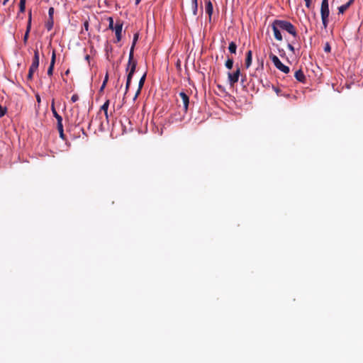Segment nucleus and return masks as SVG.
<instances>
[{
    "instance_id": "2eb2a0df",
    "label": "nucleus",
    "mask_w": 363,
    "mask_h": 363,
    "mask_svg": "<svg viewBox=\"0 0 363 363\" xmlns=\"http://www.w3.org/2000/svg\"><path fill=\"white\" fill-rule=\"evenodd\" d=\"M252 50H248L246 53V58H245V65L247 69L250 67V65L252 64Z\"/></svg>"
},
{
    "instance_id": "20e7f679",
    "label": "nucleus",
    "mask_w": 363,
    "mask_h": 363,
    "mask_svg": "<svg viewBox=\"0 0 363 363\" xmlns=\"http://www.w3.org/2000/svg\"><path fill=\"white\" fill-rule=\"evenodd\" d=\"M179 96L180 99L178 98L177 99V102L179 104V106H180V101L182 103L183 108L185 113L187 112L189 104V96L184 91H181L179 94Z\"/></svg>"
},
{
    "instance_id": "412c9836",
    "label": "nucleus",
    "mask_w": 363,
    "mask_h": 363,
    "mask_svg": "<svg viewBox=\"0 0 363 363\" xmlns=\"http://www.w3.org/2000/svg\"><path fill=\"white\" fill-rule=\"evenodd\" d=\"M37 70L38 69L30 67L29 70H28V76H27V79L30 80V81L32 80L33 79V73L35 72H36Z\"/></svg>"
},
{
    "instance_id": "ddd939ff",
    "label": "nucleus",
    "mask_w": 363,
    "mask_h": 363,
    "mask_svg": "<svg viewBox=\"0 0 363 363\" xmlns=\"http://www.w3.org/2000/svg\"><path fill=\"white\" fill-rule=\"evenodd\" d=\"M294 77H295L297 81H298L299 82L305 83L306 81V76H305L303 72L302 71V69L297 70L294 74Z\"/></svg>"
},
{
    "instance_id": "c03bdc74",
    "label": "nucleus",
    "mask_w": 363,
    "mask_h": 363,
    "mask_svg": "<svg viewBox=\"0 0 363 363\" xmlns=\"http://www.w3.org/2000/svg\"><path fill=\"white\" fill-rule=\"evenodd\" d=\"M135 1L136 5H138L141 1V0H135Z\"/></svg>"
},
{
    "instance_id": "4c0bfd02",
    "label": "nucleus",
    "mask_w": 363,
    "mask_h": 363,
    "mask_svg": "<svg viewBox=\"0 0 363 363\" xmlns=\"http://www.w3.org/2000/svg\"><path fill=\"white\" fill-rule=\"evenodd\" d=\"M59 133H60V137L62 139H64L65 138V135H64V130H59Z\"/></svg>"
},
{
    "instance_id": "393cba45",
    "label": "nucleus",
    "mask_w": 363,
    "mask_h": 363,
    "mask_svg": "<svg viewBox=\"0 0 363 363\" xmlns=\"http://www.w3.org/2000/svg\"><path fill=\"white\" fill-rule=\"evenodd\" d=\"M108 28L110 30H113V28H115V26L113 25V18L110 16L108 18Z\"/></svg>"
},
{
    "instance_id": "49530a36",
    "label": "nucleus",
    "mask_w": 363,
    "mask_h": 363,
    "mask_svg": "<svg viewBox=\"0 0 363 363\" xmlns=\"http://www.w3.org/2000/svg\"><path fill=\"white\" fill-rule=\"evenodd\" d=\"M84 26H85L86 28H87V27H88V23H87V22H86V23H84Z\"/></svg>"
},
{
    "instance_id": "6e6552de",
    "label": "nucleus",
    "mask_w": 363,
    "mask_h": 363,
    "mask_svg": "<svg viewBox=\"0 0 363 363\" xmlns=\"http://www.w3.org/2000/svg\"><path fill=\"white\" fill-rule=\"evenodd\" d=\"M321 16L329 17L330 11L328 6V0H323L320 8Z\"/></svg>"
},
{
    "instance_id": "7c9ffc66",
    "label": "nucleus",
    "mask_w": 363,
    "mask_h": 363,
    "mask_svg": "<svg viewBox=\"0 0 363 363\" xmlns=\"http://www.w3.org/2000/svg\"><path fill=\"white\" fill-rule=\"evenodd\" d=\"M53 14H54V8L50 7L48 10L49 18H53Z\"/></svg>"
},
{
    "instance_id": "2f4dec72",
    "label": "nucleus",
    "mask_w": 363,
    "mask_h": 363,
    "mask_svg": "<svg viewBox=\"0 0 363 363\" xmlns=\"http://www.w3.org/2000/svg\"><path fill=\"white\" fill-rule=\"evenodd\" d=\"M29 33H30L26 32V33H25V35H24V36H23V43H24L25 45H26V44H27L28 39V36H29Z\"/></svg>"
},
{
    "instance_id": "58836bf2",
    "label": "nucleus",
    "mask_w": 363,
    "mask_h": 363,
    "mask_svg": "<svg viewBox=\"0 0 363 363\" xmlns=\"http://www.w3.org/2000/svg\"><path fill=\"white\" fill-rule=\"evenodd\" d=\"M106 84H105L104 83H102V85L101 86L100 89H99V92L101 93L104 91L105 87H106Z\"/></svg>"
},
{
    "instance_id": "6ab92c4d",
    "label": "nucleus",
    "mask_w": 363,
    "mask_h": 363,
    "mask_svg": "<svg viewBox=\"0 0 363 363\" xmlns=\"http://www.w3.org/2000/svg\"><path fill=\"white\" fill-rule=\"evenodd\" d=\"M54 20L53 18H49L48 21L45 23V27L48 30H51L53 28Z\"/></svg>"
},
{
    "instance_id": "9d476101",
    "label": "nucleus",
    "mask_w": 363,
    "mask_h": 363,
    "mask_svg": "<svg viewBox=\"0 0 363 363\" xmlns=\"http://www.w3.org/2000/svg\"><path fill=\"white\" fill-rule=\"evenodd\" d=\"M33 52H34L33 57L32 64L30 65V67L38 69V68L39 67V62H40L39 51L36 48L34 50Z\"/></svg>"
},
{
    "instance_id": "c756f323",
    "label": "nucleus",
    "mask_w": 363,
    "mask_h": 363,
    "mask_svg": "<svg viewBox=\"0 0 363 363\" xmlns=\"http://www.w3.org/2000/svg\"><path fill=\"white\" fill-rule=\"evenodd\" d=\"M324 51L326 52H330L331 51V47L329 43H326L324 46Z\"/></svg>"
},
{
    "instance_id": "aec40b11",
    "label": "nucleus",
    "mask_w": 363,
    "mask_h": 363,
    "mask_svg": "<svg viewBox=\"0 0 363 363\" xmlns=\"http://www.w3.org/2000/svg\"><path fill=\"white\" fill-rule=\"evenodd\" d=\"M31 20H32V18H31V11H30L29 13H28V23H27L26 32L30 33V29H31Z\"/></svg>"
},
{
    "instance_id": "a19ab883",
    "label": "nucleus",
    "mask_w": 363,
    "mask_h": 363,
    "mask_svg": "<svg viewBox=\"0 0 363 363\" xmlns=\"http://www.w3.org/2000/svg\"><path fill=\"white\" fill-rule=\"evenodd\" d=\"M273 89L275 91V92L279 95L280 92V89L277 87L273 86Z\"/></svg>"
},
{
    "instance_id": "f8f14e48",
    "label": "nucleus",
    "mask_w": 363,
    "mask_h": 363,
    "mask_svg": "<svg viewBox=\"0 0 363 363\" xmlns=\"http://www.w3.org/2000/svg\"><path fill=\"white\" fill-rule=\"evenodd\" d=\"M145 79H146V73H145L142 76V77L140 78V79L139 81L138 89L135 94L134 98H133L134 100H135L138 98V96H139V94H140L141 89L145 84Z\"/></svg>"
},
{
    "instance_id": "4be33fe9",
    "label": "nucleus",
    "mask_w": 363,
    "mask_h": 363,
    "mask_svg": "<svg viewBox=\"0 0 363 363\" xmlns=\"http://www.w3.org/2000/svg\"><path fill=\"white\" fill-rule=\"evenodd\" d=\"M110 101L107 99L104 104L101 107V111H103L104 113H106V111H108V108L109 106Z\"/></svg>"
},
{
    "instance_id": "37998d69",
    "label": "nucleus",
    "mask_w": 363,
    "mask_h": 363,
    "mask_svg": "<svg viewBox=\"0 0 363 363\" xmlns=\"http://www.w3.org/2000/svg\"><path fill=\"white\" fill-rule=\"evenodd\" d=\"M36 99H37L38 102H40V98L39 95L36 96Z\"/></svg>"
},
{
    "instance_id": "3c124183",
    "label": "nucleus",
    "mask_w": 363,
    "mask_h": 363,
    "mask_svg": "<svg viewBox=\"0 0 363 363\" xmlns=\"http://www.w3.org/2000/svg\"><path fill=\"white\" fill-rule=\"evenodd\" d=\"M20 1L26 2V0H20Z\"/></svg>"
},
{
    "instance_id": "473e14b6",
    "label": "nucleus",
    "mask_w": 363,
    "mask_h": 363,
    "mask_svg": "<svg viewBox=\"0 0 363 363\" xmlns=\"http://www.w3.org/2000/svg\"><path fill=\"white\" fill-rule=\"evenodd\" d=\"M79 99V96L75 94H73L71 97V101L74 103V102H76L77 100Z\"/></svg>"
},
{
    "instance_id": "7ed1b4c3",
    "label": "nucleus",
    "mask_w": 363,
    "mask_h": 363,
    "mask_svg": "<svg viewBox=\"0 0 363 363\" xmlns=\"http://www.w3.org/2000/svg\"><path fill=\"white\" fill-rule=\"evenodd\" d=\"M269 58L274 63V65L279 70L281 71L282 72L287 74L289 72L290 69L288 66L284 65L279 59V57L274 55L273 53L269 54Z\"/></svg>"
},
{
    "instance_id": "39448f33",
    "label": "nucleus",
    "mask_w": 363,
    "mask_h": 363,
    "mask_svg": "<svg viewBox=\"0 0 363 363\" xmlns=\"http://www.w3.org/2000/svg\"><path fill=\"white\" fill-rule=\"evenodd\" d=\"M240 74V69L239 67L237 68V69L235 72L228 73V79L230 86H234V84L238 82Z\"/></svg>"
},
{
    "instance_id": "c9c22d12",
    "label": "nucleus",
    "mask_w": 363,
    "mask_h": 363,
    "mask_svg": "<svg viewBox=\"0 0 363 363\" xmlns=\"http://www.w3.org/2000/svg\"><path fill=\"white\" fill-rule=\"evenodd\" d=\"M305 2H306V6L307 8H310L311 7V0H304Z\"/></svg>"
},
{
    "instance_id": "79ce46f5",
    "label": "nucleus",
    "mask_w": 363,
    "mask_h": 363,
    "mask_svg": "<svg viewBox=\"0 0 363 363\" xmlns=\"http://www.w3.org/2000/svg\"><path fill=\"white\" fill-rule=\"evenodd\" d=\"M104 115H105V117H106V120L108 121V111H106V113H104Z\"/></svg>"
},
{
    "instance_id": "a211bd4d",
    "label": "nucleus",
    "mask_w": 363,
    "mask_h": 363,
    "mask_svg": "<svg viewBox=\"0 0 363 363\" xmlns=\"http://www.w3.org/2000/svg\"><path fill=\"white\" fill-rule=\"evenodd\" d=\"M192 12L194 16L197 15L198 11V0H191Z\"/></svg>"
},
{
    "instance_id": "4468645a",
    "label": "nucleus",
    "mask_w": 363,
    "mask_h": 363,
    "mask_svg": "<svg viewBox=\"0 0 363 363\" xmlns=\"http://www.w3.org/2000/svg\"><path fill=\"white\" fill-rule=\"evenodd\" d=\"M213 4L210 0L206 1V12L208 15L209 21L211 19V16L213 14Z\"/></svg>"
},
{
    "instance_id": "bb28decb",
    "label": "nucleus",
    "mask_w": 363,
    "mask_h": 363,
    "mask_svg": "<svg viewBox=\"0 0 363 363\" xmlns=\"http://www.w3.org/2000/svg\"><path fill=\"white\" fill-rule=\"evenodd\" d=\"M323 25L325 28H327L328 23V17L321 16Z\"/></svg>"
},
{
    "instance_id": "c85d7f7f",
    "label": "nucleus",
    "mask_w": 363,
    "mask_h": 363,
    "mask_svg": "<svg viewBox=\"0 0 363 363\" xmlns=\"http://www.w3.org/2000/svg\"><path fill=\"white\" fill-rule=\"evenodd\" d=\"M6 113V108L0 106V118L3 117Z\"/></svg>"
},
{
    "instance_id": "1a4fd4ad",
    "label": "nucleus",
    "mask_w": 363,
    "mask_h": 363,
    "mask_svg": "<svg viewBox=\"0 0 363 363\" xmlns=\"http://www.w3.org/2000/svg\"><path fill=\"white\" fill-rule=\"evenodd\" d=\"M122 28H123V23L121 22L120 21H117L116 24L115 26V28H113V30H115V33H116V37L117 42H119L121 40Z\"/></svg>"
},
{
    "instance_id": "09e8293b",
    "label": "nucleus",
    "mask_w": 363,
    "mask_h": 363,
    "mask_svg": "<svg viewBox=\"0 0 363 363\" xmlns=\"http://www.w3.org/2000/svg\"><path fill=\"white\" fill-rule=\"evenodd\" d=\"M8 1H9V0H4V2H3L4 5H5V4H6V3Z\"/></svg>"
},
{
    "instance_id": "b1692460",
    "label": "nucleus",
    "mask_w": 363,
    "mask_h": 363,
    "mask_svg": "<svg viewBox=\"0 0 363 363\" xmlns=\"http://www.w3.org/2000/svg\"><path fill=\"white\" fill-rule=\"evenodd\" d=\"M348 8L349 6L346 4L340 6V7H338L339 13H344L345 11L348 9Z\"/></svg>"
},
{
    "instance_id": "603ef678",
    "label": "nucleus",
    "mask_w": 363,
    "mask_h": 363,
    "mask_svg": "<svg viewBox=\"0 0 363 363\" xmlns=\"http://www.w3.org/2000/svg\"><path fill=\"white\" fill-rule=\"evenodd\" d=\"M82 131L83 132L84 134H85L84 130L83 128L82 129Z\"/></svg>"
},
{
    "instance_id": "5701e85b",
    "label": "nucleus",
    "mask_w": 363,
    "mask_h": 363,
    "mask_svg": "<svg viewBox=\"0 0 363 363\" xmlns=\"http://www.w3.org/2000/svg\"><path fill=\"white\" fill-rule=\"evenodd\" d=\"M225 65L228 69H231L233 66V60L232 58H228L226 60Z\"/></svg>"
},
{
    "instance_id": "a18cd8bd",
    "label": "nucleus",
    "mask_w": 363,
    "mask_h": 363,
    "mask_svg": "<svg viewBox=\"0 0 363 363\" xmlns=\"http://www.w3.org/2000/svg\"><path fill=\"white\" fill-rule=\"evenodd\" d=\"M104 3H105V4H106V6H109V4H108V1H107V0H106V1H104Z\"/></svg>"
},
{
    "instance_id": "a878e982",
    "label": "nucleus",
    "mask_w": 363,
    "mask_h": 363,
    "mask_svg": "<svg viewBox=\"0 0 363 363\" xmlns=\"http://www.w3.org/2000/svg\"><path fill=\"white\" fill-rule=\"evenodd\" d=\"M26 10V2H19V11L23 13Z\"/></svg>"
},
{
    "instance_id": "423d86ee",
    "label": "nucleus",
    "mask_w": 363,
    "mask_h": 363,
    "mask_svg": "<svg viewBox=\"0 0 363 363\" xmlns=\"http://www.w3.org/2000/svg\"><path fill=\"white\" fill-rule=\"evenodd\" d=\"M138 33H135L133 36V43H132V45H131V48L130 50V52H129L128 62H129V64L133 63V62H137V61L135 60H134V48L138 41Z\"/></svg>"
},
{
    "instance_id": "cd10ccee",
    "label": "nucleus",
    "mask_w": 363,
    "mask_h": 363,
    "mask_svg": "<svg viewBox=\"0 0 363 363\" xmlns=\"http://www.w3.org/2000/svg\"><path fill=\"white\" fill-rule=\"evenodd\" d=\"M57 128L58 130L63 129L62 119L57 121Z\"/></svg>"
},
{
    "instance_id": "9b49d317",
    "label": "nucleus",
    "mask_w": 363,
    "mask_h": 363,
    "mask_svg": "<svg viewBox=\"0 0 363 363\" xmlns=\"http://www.w3.org/2000/svg\"><path fill=\"white\" fill-rule=\"evenodd\" d=\"M55 60H56V52H55V50H53L52 52L50 64V66H49L48 69V74L49 76H52V74H53Z\"/></svg>"
},
{
    "instance_id": "f03ea898",
    "label": "nucleus",
    "mask_w": 363,
    "mask_h": 363,
    "mask_svg": "<svg viewBox=\"0 0 363 363\" xmlns=\"http://www.w3.org/2000/svg\"><path fill=\"white\" fill-rule=\"evenodd\" d=\"M136 66H137V62H133V63H130V64H129V62H128L127 67H126V72H128V75H127V80H126V84H125V94H126V93L128 92V91L129 89L131 79H132L133 76L135 72Z\"/></svg>"
},
{
    "instance_id": "0eeeda50",
    "label": "nucleus",
    "mask_w": 363,
    "mask_h": 363,
    "mask_svg": "<svg viewBox=\"0 0 363 363\" xmlns=\"http://www.w3.org/2000/svg\"><path fill=\"white\" fill-rule=\"evenodd\" d=\"M272 30H273V32H274V38L278 40V41H281L283 38H282V35H281V28H279V25L277 22V20H274L273 21V23H272Z\"/></svg>"
},
{
    "instance_id": "ea45409f",
    "label": "nucleus",
    "mask_w": 363,
    "mask_h": 363,
    "mask_svg": "<svg viewBox=\"0 0 363 363\" xmlns=\"http://www.w3.org/2000/svg\"><path fill=\"white\" fill-rule=\"evenodd\" d=\"M354 0H349L346 4L350 7L353 3Z\"/></svg>"
},
{
    "instance_id": "f704fd0d",
    "label": "nucleus",
    "mask_w": 363,
    "mask_h": 363,
    "mask_svg": "<svg viewBox=\"0 0 363 363\" xmlns=\"http://www.w3.org/2000/svg\"><path fill=\"white\" fill-rule=\"evenodd\" d=\"M108 81V72H106L103 83L106 84Z\"/></svg>"
},
{
    "instance_id": "dca6fc26",
    "label": "nucleus",
    "mask_w": 363,
    "mask_h": 363,
    "mask_svg": "<svg viewBox=\"0 0 363 363\" xmlns=\"http://www.w3.org/2000/svg\"><path fill=\"white\" fill-rule=\"evenodd\" d=\"M51 111L53 114V116L57 119V121L60 119H62V116L58 114L55 107V100L53 99L51 104Z\"/></svg>"
},
{
    "instance_id": "f257e3e1",
    "label": "nucleus",
    "mask_w": 363,
    "mask_h": 363,
    "mask_svg": "<svg viewBox=\"0 0 363 363\" xmlns=\"http://www.w3.org/2000/svg\"><path fill=\"white\" fill-rule=\"evenodd\" d=\"M277 22L279 25V28H280L281 30L286 31L294 37L297 36L296 28L291 23L284 20H277Z\"/></svg>"
},
{
    "instance_id": "f3484780",
    "label": "nucleus",
    "mask_w": 363,
    "mask_h": 363,
    "mask_svg": "<svg viewBox=\"0 0 363 363\" xmlns=\"http://www.w3.org/2000/svg\"><path fill=\"white\" fill-rule=\"evenodd\" d=\"M228 50L230 53L235 54L237 50V45L235 42L232 41L230 43Z\"/></svg>"
},
{
    "instance_id": "8fccbe9b",
    "label": "nucleus",
    "mask_w": 363,
    "mask_h": 363,
    "mask_svg": "<svg viewBox=\"0 0 363 363\" xmlns=\"http://www.w3.org/2000/svg\"><path fill=\"white\" fill-rule=\"evenodd\" d=\"M86 59L88 60L89 59V55H87L86 56Z\"/></svg>"
},
{
    "instance_id": "72a5a7b5",
    "label": "nucleus",
    "mask_w": 363,
    "mask_h": 363,
    "mask_svg": "<svg viewBox=\"0 0 363 363\" xmlns=\"http://www.w3.org/2000/svg\"><path fill=\"white\" fill-rule=\"evenodd\" d=\"M287 48H288V49H289L290 51H291L293 53H294V50H294V46H293L291 44L289 43V44L287 45Z\"/></svg>"
},
{
    "instance_id": "e433bc0d",
    "label": "nucleus",
    "mask_w": 363,
    "mask_h": 363,
    "mask_svg": "<svg viewBox=\"0 0 363 363\" xmlns=\"http://www.w3.org/2000/svg\"><path fill=\"white\" fill-rule=\"evenodd\" d=\"M305 2H306V6L307 8H310L311 7V0H304Z\"/></svg>"
},
{
    "instance_id": "de8ad7c7",
    "label": "nucleus",
    "mask_w": 363,
    "mask_h": 363,
    "mask_svg": "<svg viewBox=\"0 0 363 363\" xmlns=\"http://www.w3.org/2000/svg\"><path fill=\"white\" fill-rule=\"evenodd\" d=\"M69 69L65 72V74H67V75L69 74Z\"/></svg>"
}]
</instances>
